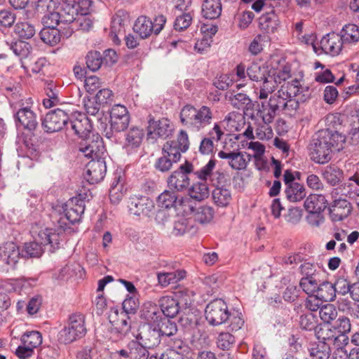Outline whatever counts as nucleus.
I'll return each instance as SVG.
<instances>
[{
    "mask_svg": "<svg viewBox=\"0 0 359 359\" xmlns=\"http://www.w3.org/2000/svg\"><path fill=\"white\" fill-rule=\"evenodd\" d=\"M345 137L329 129L318 131L309 144L310 156L317 163L324 164L331 160L332 151L342 147Z\"/></svg>",
    "mask_w": 359,
    "mask_h": 359,
    "instance_id": "nucleus-1",
    "label": "nucleus"
},
{
    "mask_svg": "<svg viewBox=\"0 0 359 359\" xmlns=\"http://www.w3.org/2000/svg\"><path fill=\"white\" fill-rule=\"evenodd\" d=\"M60 236L50 229L39 231L37 241L26 243L24 246L25 254L29 257H39L43 252V246L50 245L51 252L60 248Z\"/></svg>",
    "mask_w": 359,
    "mask_h": 359,
    "instance_id": "nucleus-2",
    "label": "nucleus"
},
{
    "mask_svg": "<svg viewBox=\"0 0 359 359\" xmlns=\"http://www.w3.org/2000/svg\"><path fill=\"white\" fill-rule=\"evenodd\" d=\"M110 338L114 341L121 339L131 329V320L126 312H120L116 307L111 308L109 313Z\"/></svg>",
    "mask_w": 359,
    "mask_h": 359,
    "instance_id": "nucleus-3",
    "label": "nucleus"
},
{
    "mask_svg": "<svg viewBox=\"0 0 359 359\" xmlns=\"http://www.w3.org/2000/svg\"><path fill=\"white\" fill-rule=\"evenodd\" d=\"M86 333L84 317L81 314H74L69 318L68 326L61 330L58 334V341L68 344L82 338Z\"/></svg>",
    "mask_w": 359,
    "mask_h": 359,
    "instance_id": "nucleus-4",
    "label": "nucleus"
},
{
    "mask_svg": "<svg viewBox=\"0 0 359 359\" xmlns=\"http://www.w3.org/2000/svg\"><path fill=\"white\" fill-rule=\"evenodd\" d=\"M79 151L81 155L92 160L104 158L105 149L102 137L98 134L93 133L82 139Z\"/></svg>",
    "mask_w": 359,
    "mask_h": 359,
    "instance_id": "nucleus-5",
    "label": "nucleus"
},
{
    "mask_svg": "<svg viewBox=\"0 0 359 359\" xmlns=\"http://www.w3.org/2000/svg\"><path fill=\"white\" fill-rule=\"evenodd\" d=\"M205 318L212 326H217L227 322L229 311L224 301L216 299L210 302L205 308Z\"/></svg>",
    "mask_w": 359,
    "mask_h": 359,
    "instance_id": "nucleus-6",
    "label": "nucleus"
},
{
    "mask_svg": "<svg viewBox=\"0 0 359 359\" xmlns=\"http://www.w3.org/2000/svg\"><path fill=\"white\" fill-rule=\"evenodd\" d=\"M174 128L168 118L155 120L149 117L147 126V139L154 142L157 139L165 140L172 135Z\"/></svg>",
    "mask_w": 359,
    "mask_h": 359,
    "instance_id": "nucleus-7",
    "label": "nucleus"
},
{
    "mask_svg": "<svg viewBox=\"0 0 359 359\" xmlns=\"http://www.w3.org/2000/svg\"><path fill=\"white\" fill-rule=\"evenodd\" d=\"M276 96L285 97L287 98H298L304 102L310 97L311 93L308 86H304L302 81L294 79L290 81L284 83L276 93Z\"/></svg>",
    "mask_w": 359,
    "mask_h": 359,
    "instance_id": "nucleus-8",
    "label": "nucleus"
},
{
    "mask_svg": "<svg viewBox=\"0 0 359 359\" xmlns=\"http://www.w3.org/2000/svg\"><path fill=\"white\" fill-rule=\"evenodd\" d=\"M111 133L107 132L106 137L111 138L113 132L124 131L129 126L130 116L126 107L121 104H115L110 111Z\"/></svg>",
    "mask_w": 359,
    "mask_h": 359,
    "instance_id": "nucleus-9",
    "label": "nucleus"
},
{
    "mask_svg": "<svg viewBox=\"0 0 359 359\" xmlns=\"http://www.w3.org/2000/svg\"><path fill=\"white\" fill-rule=\"evenodd\" d=\"M88 198L87 193L79 194L72 197L65 204L64 208L65 219L70 224L79 222L85 210V200Z\"/></svg>",
    "mask_w": 359,
    "mask_h": 359,
    "instance_id": "nucleus-10",
    "label": "nucleus"
},
{
    "mask_svg": "<svg viewBox=\"0 0 359 359\" xmlns=\"http://www.w3.org/2000/svg\"><path fill=\"white\" fill-rule=\"evenodd\" d=\"M22 255L19 246L9 241L0 246V266H6V270L15 269Z\"/></svg>",
    "mask_w": 359,
    "mask_h": 359,
    "instance_id": "nucleus-11",
    "label": "nucleus"
},
{
    "mask_svg": "<svg viewBox=\"0 0 359 359\" xmlns=\"http://www.w3.org/2000/svg\"><path fill=\"white\" fill-rule=\"evenodd\" d=\"M69 116L67 113L61 109H56L48 112L42 120L41 126L46 133H55L65 127L67 129Z\"/></svg>",
    "mask_w": 359,
    "mask_h": 359,
    "instance_id": "nucleus-12",
    "label": "nucleus"
},
{
    "mask_svg": "<svg viewBox=\"0 0 359 359\" xmlns=\"http://www.w3.org/2000/svg\"><path fill=\"white\" fill-rule=\"evenodd\" d=\"M181 158V154L172 144H164L162 148V156L155 162V168L162 172L169 171L173 164L177 163Z\"/></svg>",
    "mask_w": 359,
    "mask_h": 359,
    "instance_id": "nucleus-13",
    "label": "nucleus"
},
{
    "mask_svg": "<svg viewBox=\"0 0 359 359\" xmlns=\"http://www.w3.org/2000/svg\"><path fill=\"white\" fill-rule=\"evenodd\" d=\"M128 208L131 214L137 216L150 217L155 212L154 203L147 196L131 197Z\"/></svg>",
    "mask_w": 359,
    "mask_h": 359,
    "instance_id": "nucleus-14",
    "label": "nucleus"
},
{
    "mask_svg": "<svg viewBox=\"0 0 359 359\" xmlns=\"http://www.w3.org/2000/svg\"><path fill=\"white\" fill-rule=\"evenodd\" d=\"M91 129L90 121L83 114L79 113L67 121V130L73 131L81 139L92 135Z\"/></svg>",
    "mask_w": 359,
    "mask_h": 359,
    "instance_id": "nucleus-15",
    "label": "nucleus"
},
{
    "mask_svg": "<svg viewBox=\"0 0 359 359\" xmlns=\"http://www.w3.org/2000/svg\"><path fill=\"white\" fill-rule=\"evenodd\" d=\"M272 122H266L262 120H256L253 125L248 124L247 128L243 133L247 138L259 139L260 140H269L273 137V133L270 126Z\"/></svg>",
    "mask_w": 359,
    "mask_h": 359,
    "instance_id": "nucleus-16",
    "label": "nucleus"
},
{
    "mask_svg": "<svg viewBox=\"0 0 359 359\" xmlns=\"http://www.w3.org/2000/svg\"><path fill=\"white\" fill-rule=\"evenodd\" d=\"M85 179L91 184L101 182L107 172L104 158L91 160L86 165Z\"/></svg>",
    "mask_w": 359,
    "mask_h": 359,
    "instance_id": "nucleus-17",
    "label": "nucleus"
},
{
    "mask_svg": "<svg viewBox=\"0 0 359 359\" xmlns=\"http://www.w3.org/2000/svg\"><path fill=\"white\" fill-rule=\"evenodd\" d=\"M320 43L323 53L336 56L341 53L344 41L341 34L330 32L321 39Z\"/></svg>",
    "mask_w": 359,
    "mask_h": 359,
    "instance_id": "nucleus-18",
    "label": "nucleus"
},
{
    "mask_svg": "<svg viewBox=\"0 0 359 359\" xmlns=\"http://www.w3.org/2000/svg\"><path fill=\"white\" fill-rule=\"evenodd\" d=\"M73 32V28L71 27H64V29L45 27L41 30L39 35L45 43L55 46L60 41L62 36L69 38Z\"/></svg>",
    "mask_w": 359,
    "mask_h": 359,
    "instance_id": "nucleus-19",
    "label": "nucleus"
},
{
    "mask_svg": "<svg viewBox=\"0 0 359 359\" xmlns=\"http://www.w3.org/2000/svg\"><path fill=\"white\" fill-rule=\"evenodd\" d=\"M278 111H279L278 100L276 96L273 95L269 100H262L258 104L257 116L264 121L273 122Z\"/></svg>",
    "mask_w": 359,
    "mask_h": 359,
    "instance_id": "nucleus-20",
    "label": "nucleus"
},
{
    "mask_svg": "<svg viewBox=\"0 0 359 359\" xmlns=\"http://www.w3.org/2000/svg\"><path fill=\"white\" fill-rule=\"evenodd\" d=\"M140 313L141 319L145 321L143 325L156 327L165 318L158 305L151 302H145Z\"/></svg>",
    "mask_w": 359,
    "mask_h": 359,
    "instance_id": "nucleus-21",
    "label": "nucleus"
},
{
    "mask_svg": "<svg viewBox=\"0 0 359 359\" xmlns=\"http://www.w3.org/2000/svg\"><path fill=\"white\" fill-rule=\"evenodd\" d=\"M135 338L148 348L156 346L161 341L156 327L149 325H140Z\"/></svg>",
    "mask_w": 359,
    "mask_h": 359,
    "instance_id": "nucleus-22",
    "label": "nucleus"
},
{
    "mask_svg": "<svg viewBox=\"0 0 359 359\" xmlns=\"http://www.w3.org/2000/svg\"><path fill=\"white\" fill-rule=\"evenodd\" d=\"M218 157L222 159L228 160V164L234 170H245L248 162L250 161V155L241 151H220Z\"/></svg>",
    "mask_w": 359,
    "mask_h": 359,
    "instance_id": "nucleus-23",
    "label": "nucleus"
},
{
    "mask_svg": "<svg viewBox=\"0 0 359 359\" xmlns=\"http://www.w3.org/2000/svg\"><path fill=\"white\" fill-rule=\"evenodd\" d=\"M201 114V107L196 108L193 105L187 104L183 107L180 114V121L187 128L196 131L197 121Z\"/></svg>",
    "mask_w": 359,
    "mask_h": 359,
    "instance_id": "nucleus-24",
    "label": "nucleus"
},
{
    "mask_svg": "<svg viewBox=\"0 0 359 359\" xmlns=\"http://www.w3.org/2000/svg\"><path fill=\"white\" fill-rule=\"evenodd\" d=\"M351 203L346 199L334 200L329 208L330 215L334 222L341 221L351 212Z\"/></svg>",
    "mask_w": 359,
    "mask_h": 359,
    "instance_id": "nucleus-25",
    "label": "nucleus"
},
{
    "mask_svg": "<svg viewBox=\"0 0 359 359\" xmlns=\"http://www.w3.org/2000/svg\"><path fill=\"white\" fill-rule=\"evenodd\" d=\"M224 132L219 124L215 123L214 127L208 133V137H204L200 144L199 151L204 155L211 154L215 148L214 141L218 142L221 140Z\"/></svg>",
    "mask_w": 359,
    "mask_h": 359,
    "instance_id": "nucleus-26",
    "label": "nucleus"
},
{
    "mask_svg": "<svg viewBox=\"0 0 359 359\" xmlns=\"http://www.w3.org/2000/svg\"><path fill=\"white\" fill-rule=\"evenodd\" d=\"M16 118L26 130H34L38 126L36 115L29 107H21L16 113Z\"/></svg>",
    "mask_w": 359,
    "mask_h": 359,
    "instance_id": "nucleus-27",
    "label": "nucleus"
},
{
    "mask_svg": "<svg viewBox=\"0 0 359 359\" xmlns=\"http://www.w3.org/2000/svg\"><path fill=\"white\" fill-rule=\"evenodd\" d=\"M168 186L170 190L183 191L190 185V179L182 171H174L167 179Z\"/></svg>",
    "mask_w": 359,
    "mask_h": 359,
    "instance_id": "nucleus-28",
    "label": "nucleus"
},
{
    "mask_svg": "<svg viewBox=\"0 0 359 359\" xmlns=\"http://www.w3.org/2000/svg\"><path fill=\"white\" fill-rule=\"evenodd\" d=\"M215 165H216V160L210 159L205 165H204L200 170L195 172V175L200 180H202L204 181L210 180L213 183H215V177L216 175H217V177H216L217 184H221L224 180V175L222 173H219V172H216V173L213 172V170L215 168Z\"/></svg>",
    "mask_w": 359,
    "mask_h": 359,
    "instance_id": "nucleus-29",
    "label": "nucleus"
},
{
    "mask_svg": "<svg viewBox=\"0 0 359 359\" xmlns=\"http://www.w3.org/2000/svg\"><path fill=\"white\" fill-rule=\"evenodd\" d=\"M323 180L330 186H337L344 180V172L335 165H329L322 169Z\"/></svg>",
    "mask_w": 359,
    "mask_h": 359,
    "instance_id": "nucleus-30",
    "label": "nucleus"
},
{
    "mask_svg": "<svg viewBox=\"0 0 359 359\" xmlns=\"http://www.w3.org/2000/svg\"><path fill=\"white\" fill-rule=\"evenodd\" d=\"M57 9L61 15L62 24H64L65 27H70L69 25L74 23L79 17L76 3L62 4V6Z\"/></svg>",
    "mask_w": 359,
    "mask_h": 359,
    "instance_id": "nucleus-31",
    "label": "nucleus"
},
{
    "mask_svg": "<svg viewBox=\"0 0 359 359\" xmlns=\"http://www.w3.org/2000/svg\"><path fill=\"white\" fill-rule=\"evenodd\" d=\"M158 303L163 316L166 318H174L180 311L175 298L170 296L162 297Z\"/></svg>",
    "mask_w": 359,
    "mask_h": 359,
    "instance_id": "nucleus-32",
    "label": "nucleus"
},
{
    "mask_svg": "<svg viewBox=\"0 0 359 359\" xmlns=\"http://www.w3.org/2000/svg\"><path fill=\"white\" fill-rule=\"evenodd\" d=\"M327 201L323 194H311L304 201L308 212H322L327 207Z\"/></svg>",
    "mask_w": 359,
    "mask_h": 359,
    "instance_id": "nucleus-33",
    "label": "nucleus"
},
{
    "mask_svg": "<svg viewBox=\"0 0 359 359\" xmlns=\"http://www.w3.org/2000/svg\"><path fill=\"white\" fill-rule=\"evenodd\" d=\"M221 0H204L202 5V15L206 19L218 18L222 13Z\"/></svg>",
    "mask_w": 359,
    "mask_h": 359,
    "instance_id": "nucleus-34",
    "label": "nucleus"
},
{
    "mask_svg": "<svg viewBox=\"0 0 359 359\" xmlns=\"http://www.w3.org/2000/svg\"><path fill=\"white\" fill-rule=\"evenodd\" d=\"M196 229L191 219L180 217L174 222L172 234L176 236H183L185 233L194 234Z\"/></svg>",
    "mask_w": 359,
    "mask_h": 359,
    "instance_id": "nucleus-35",
    "label": "nucleus"
},
{
    "mask_svg": "<svg viewBox=\"0 0 359 359\" xmlns=\"http://www.w3.org/2000/svg\"><path fill=\"white\" fill-rule=\"evenodd\" d=\"M153 22L146 16L139 17L133 27L134 31L140 35L142 39H147L153 32Z\"/></svg>",
    "mask_w": 359,
    "mask_h": 359,
    "instance_id": "nucleus-36",
    "label": "nucleus"
},
{
    "mask_svg": "<svg viewBox=\"0 0 359 359\" xmlns=\"http://www.w3.org/2000/svg\"><path fill=\"white\" fill-rule=\"evenodd\" d=\"M186 276V271L177 270L171 272H160L157 274L158 283L166 287L170 284H174L183 279Z\"/></svg>",
    "mask_w": 359,
    "mask_h": 359,
    "instance_id": "nucleus-37",
    "label": "nucleus"
},
{
    "mask_svg": "<svg viewBox=\"0 0 359 359\" xmlns=\"http://www.w3.org/2000/svg\"><path fill=\"white\" fill-rule=\"evenodd\" d=\"M314 297L324 302H333L336 294L332 283L328 281L320 283Z\"/></svg>",
    "mask_w": 359,
    "mask_h": 359,
    "instance_id": "nucleus-38",
    "label": "nucleus"
},
{
    "mask_svg": "<svg viewBox=\"0 0 359 359\" xmlns=\"http://www.w3.org/2000/svg\"><path fill=\"white\" fill-rule=\"evenodd\" d=\"M126 189L121 176L116 177L109 191V198L112 203L118 204L122 200Z\"/></svg>",
    "mask_w": 359,
    "mask_h": 359,
    "instance_id": "nucleus-39",
    "label": "nucleus"
},
{
    "mask_svg": "<svg viewBox=\"0 0 359 359\" xmlns=\"http://www.w3.org/2000/svg\"><path fill=\"white\" fill-rule=\"evenodd\" d=\"M144 133L142 129L137 127L131 128L126 133L125 147L133 149L139 147L142 142Z\"/></svg>",
    "mask_w": 359,
    "mask_h": 359,
    "instance_id": "nucleus-40",
    "label": "nucleus"
},
{
    "mask_svg": "<svg viewBox=\"0 0 359 359\" xmlns=\"http://www.w3.org/2000/svg\"><path fill=\"white\" fill-rule=\"evenodd\" d=\"M259 27L267 33H273L278 26V20L274 11L266 13L259 18Z\"/></svg>",
    "mask_w": 359,
    "mask_h": 359,
    "instance_id": "nucleus-41",
    "label": "nucleus"
},
{
    "mask_svg": "<svg viewBox=\"0 0 359 359\" xmlns=\"http://www.w3.org/2000/svg\"><path fill=\"white\" fill-rule=\"evenodd\" d=\"M249 79L255 82H261L268 74H270L268 67L259 65L257 63L251 64L246 69Z\"/></svg>",
    "mask_w": 359,
    "mask_h": 359,
    "instance_id": "nucleus-42",
    "label": "nucleus"
},
{
    "mask_svg": "<svg viewBox=\"0 0 359 359\" xmlns=\"http://www.w3.org/2000/svg\"><path fill=\"white\" fill-rule=\"evenodd\" d=\"M157 202L161 208H170L175 207L177 204L181 205L182 199H178L177 196L172 190H165L159 195Z\"/></svg>",
    "mask_w": 359,
    "mask_h": 359,
    "instance_id": "nucleus-43",
    "label": "nucleus"
},
{
    "mask_svg": "<svg viewBox=\"0 0 359 359\" xmlns=\"http://www.w3.org/2000/svg\"><path fill=\"white\" fill-rule=\"evenodd\" d=\"M217 187L212 191V198L215 204L220 207L227 206L231 201V191L223 187Z\"/></svg>",
    "mask_w": 359,
    "mask_h": 359,
    "instance_id": "nucleus-44",
    "label": "nucleus"
},
{
    "mask_svg": "<svg viewBox=\"0 0 359 359\" xmlns=\"http://www.w3.org/2000/svg\"><path fill=\"white\" fill-rule=\"evenodd\" d=\"M147 348L148 346L142 344L139 340H132L127 347L131 359H147L149 357Z\"/></svg>",
    "mask_w": 359,
    "mask_h": 359,
    "instance_id": "nucleus-45",
    "label": "nucleus"
},
{
    "mask_svg": "<svg viewBox=\"0 0 359 359\" xmlns=\"http://www.w3.org/2000/svg\"><path fill=\"white\" fill-rule=\"evenodd\" d=\"M44 92L46 97L43 99V104L46 108H51L59 103V90L53 82L47 83Z\"/></svg>",
    "mask_w": 359,
    "mask_h": 359,
    "instance_id": "nucleus-46",
    "label": "nucleus"
},
{
    "mask_svg": "<svg viewBox=\"0 0 359 359\" xmlns=\"http://www.w3.org/2000/svg\"><path fill=\"white\" fill-rule=\"evenodd\" d=\"M191 210L194 212V220L199 222L200 224H206L212 221L214 217V210L212 207L208 205H202Z\"/></svg>",
    "mask_w": 359,
    "mask_h": 359,
    "instance_id": "nucleus-47",
    "label": "nucleus"
},
{
    "mask_svg": "<svg viewBox=\"0 0 359 359\" xmlns=\"http://www.w3.org/2000/svg\"><path fill=\"white\" fill-rule=\"evenodd\" d=\"M14 32L19 38L29 39L33 37L36 33L35 26L29 22H18L14 27Z\"/></svg>",
    "mask_w": 359,
    "mask_h": 359,
    "instance_id": "nucleus-48",
    "label": "nucleus"
},
{
    "mask_svg": "<svg viewBox=\"0 0 359 359\" xmlns=\"http://www.w3.org/2000/svg\"><path fill=\"white\" fill-rule=\"evenodd\" d=\"M285 193L287 198L292 202L299 201L306 196L305 188L299 183L291 184L287 186Z\"/></svg>",
    "mask_w": 359,
    "mask_h": 359,
    "instance_id": "nucleus-49",
    "label": "nucleus"
},
{
    "mask_svg": "<svg viewBox=\"0 0 359 359\" xmlns=\"http://www.w3.org/2000/svg\"><path fill=\"white\" fill-rule=\"evenodd\" d=\"M278 100L279 111H283L286 114H292L294 113L299 107V102L298 98H287L285 97L276 96Z\"/></svg>",
    "mask_w": 359,
    "mask_h": 359,
    "instance_id": "nucleus-50",
    "label": "nucleus"
},
{
    "mask_svg": "<svg viewBox=\"0 0 359 359\" xmlns=\"http://www.w3.org/2000/svg\"><path fill=\"white\" fill-rule=\"evenodd\" d=\"M261 82H262V83L257 95L259 99L266 100L269 95L271 94L276 90L277 84L275 83L274 79H273L270 74Z\"/></svg>",
    "mask_w": 359,
    "mask_h": 359,
    "instance_id": "nucleus-51",
    "label": "nucleus"
},
{
    "mask_svg": "<svg viewBox=\"0 0 359 359\" xmlns=\"http://www.w3.org/2000/svg\"><path fill=\"white\" fill-rule=\"evenodd\" d=\"M155 327L159 334V337L163 336L170 337L175 334L177 332V327L175 323L172 322L168 318L165 317Z\"/></svg>",
    "mask_w": 359,
    "mask_h": 359,
    "instance_id": "nucleus-52",
    "label": "nucleus"
},
{
    "mask_svg": "<svg viewBox=\"0 0 359 359\" xmlns=\"http://www.w3.org/2000/svg\"><path fill=\"white\" fill-rule=\"evenodd\" d=\"M42 22L45 27L55 28L59 27L58 29H62L66 27L64 24H62L61 15L57 8L46 14L42 18Z\"/></svg>",
    "mask_w": 359,
    "mask_h": 359,
    "instance_id": "nucleus-53",
    "label": "nucleus"
},
{
    "mask_svg": "<svg viewBox=\"0 0 359 359\" xmlns=\"http://www.w3.org/2000/svg\"><path fill=\"white\" fill-rule=\"evenodd\" d=\"M189 194L191 198L196 201H203L209 196L208 185L202 182L194 184L189 189Z\"/></svg>",
    "mask_w": 359,
    "mask_h": 359,
    "instance_id": "nucleus-54",
    "label": "nucleus"
},
{
    "mask_svg": "<svg viewBox=\"0 0 359 359\" xmlns=\"http://www.w3.org/2000/svg\"><path fill=\"white\" fill-rule=\"evenodd\" d=\"M20 341L25 346L34 349L42 343V337L39 332L31 331L22 334Z\"/></svg>",
    "mask_w": 359,
    "mask_h": 359,
    "instance_id": "nucleus-55",
    "label": "nucleus"
},
{
    "mask_svg": "<svg viewBox=\"0 0 359 359\" xmlns=\"http://www.w3.org/2000/svg\"><path fill=\"white\" fill-rule=\"evenodd\" d=\"M87 67L92 72L98 70L103 62L102 55L99 51H90L86 57Z\"/></svg>",
    "mask_w": 359,
    "mask_h": 359,
    "instance_id": "nucleus-56",
    "label": "nucleus"
},
{
    "mask_svg": "<svg viewBox=\"0 0 359 359\" xmlns=\"http://www.w3.org/2000/svg\"><path fill=\"white\" fill-rule=\"evenodd\" d=\"M175 297L180 309H188L193 302V293L187 289L177 290Z\"/></svg>",
    "mask_w": 359,
    "mask_h": 359,
    "instance_id": "nucleus-57",
    "label": "nucleus"
},
{
    "mask_svg": "<svg viewBox=\"0 0 359 359\" xmlns=\"http://www.w3.org/2000/svg\"><path fill=\"white\" fill-rule=\"evenodd\" d=\"M341 35L344 43H355L359 41V27L355 24H348L343 27Z\"/></svg>",
    "mask_w": 359,
    "mask_h": 359,
    "instance_id": "nucleus-58",
    "label": "nucleus"
},
{
    "mask_svg": "<svg viewBox=\"0 0 359 359\" xmlns=\"http://www.w3.org/2000/svg\"><path fill=\"white\" fill-rule=\"evenodd\" d=\"M319 284L315 276L303 277L299 283L304 292L310 296H315Z\"/></svg>",
    "mask_w": 359,
    "mask_h": 359,
    "instance_id": "nucleus-59",
    "label": "nucleus"
},
{
    "mask_svg": "<svg viewBox=\"0 0 359 359\" xmlns=\"http://www.w3.org/2000/svg\"><path fill=\"white\" fill-rule=\"evenodd\" d=\"M212 119L213 112L212 109L207 106L201 107V114L198 121H197L196 131H199L205 126L210 125Z\"/></svg>",
    "mask_w": 359,
    "mask_h": 359,
    "instance_id": "nucleus-60",
    "label": "nucleus"
},
{
    "mask_svg": "<svg viewBox=\"0 0 359 359\" xmlns=\"http://www.w3.org/2000/svg\"><path fill=\"white\" fill-rule=\"evenodd\" d=\"M338 312L333 304H327L320 307L319 316L326 324H330L337 317Z\"/></svg>",
    "mask_w": 359,
    "mask_h": 359,
    "instance_id": "nucleus-61",
    "label": "nucleus"
},
{
    "mask_svg": "<svg viewBox=\"0 0 359 359\" xmlns=\"http://www.w3.org/2000/svg\"><path fill=\"white\" fill-rule=\"evenodd\" d=\"M312 359H328L330 355L331 347L327 344H318L309 349Z\"/></svg>",
    "mask_w": 359,
    "mask_h": 359,
    "instance_id": "nucleus-62",
    "label": "nucleus"
},
{
    "mask_svg": "<svg viewBox=\"0 0 359 359\" xmlns=\"http://www.w3.org/2000/svg\"><path fill=\"white\" fill-rule=\"evenodd\" d=\"M335 332L327 325L318 327L316 331V335L319 340V344H327L330 347V342Z\"/></svg>",
    "mask_w": 359,
    "mask_h": 359,
    "instance_id": "nucleus-63",
    "label": "nucleus"
},
{
    "mask_svg": "<svg viewBox=\"0 0 359 359\" xmlns=\"http://www.w3.org/2000/svg\"><path fill=\"white\" fill-rule=\"evenodd\" d=\"M165 144H172V146L178 150L181 154L182 152H185L188 150L189 147V137L186 131L181 130L177 137V140L168 141Z\"/></svg>",
    "mask_w": 359,
    "mask_h": 359,
    "instance_id": "nucleus-64",
    "label": "nucleus"
}]
</instances>
